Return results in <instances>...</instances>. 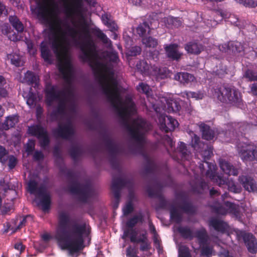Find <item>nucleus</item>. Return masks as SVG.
<instances>
[{
	"instance_id": "nucleus-32",
	"label": "nucleus",
	"mask_w": 257,
	"mask_h": 257,
	"mask_svg": "<svg viewBox=\"0 0 257 257\" xmlns=\"http://www.w3.org/2000/svg\"><path fill=\"white\" fill-rule=\"evenodd\" d=\"M65 110L66 101L65 99H61L58 103L56 109L51 113L50 116L52 118L56 119L58 115L64 114Z\"/></svg>"
},
{
	"instance_id": "nucleus-59",
	"label": "nucleus",
	"mask_w": 257,
	"mask_h": 257,
	"mask_svg": "<svg viewBox=\"0 0 257 257\" xmlns=\"http://www.w3.org/2000/svg\"><path fill=\"white\" fill-rule=\"evenodd\" d=\"M162 140L165 145L169 146L171 148L174 146V143L172 138L168 135H164Z\"/></svg>"
},
{
	"instance_id": "nucleus-33",
	"label": "nucleus",
	"mask_w": 257,
	"mask_h": 257,
	"mask_svg": "<svg viewBox=\"0 0 257 257\" xmlns=\"http://www.w3.org/2000/svg\"><path fill=\"white\" fill-rule=\"evenodd\" d=\"M224 205L227 208L228 213L233 215L236 218L240 217V209L238 205L229 201H225Z\"/></svg>"
},
{
	"instance_id": "nucleus-9",
	"label": "nucleus",
	"mask_w": 257,
	"mask_h": 257,
	"mask_svg": "<svg viewBox=\"0 0 257 257\" xmlns=\"http://www.w3.org/2000/svg\"><path fill=\"white\" fill-rule=\"evenodd\" d=\"M237 148L238 155L243 162L257 161V147L253 144L239 143Z\"/></svg>"
},
{
	"instance_id": "nucleus-62",
	"label": "nucleus",
	"mask_w": 257,
	"mask_h": 257,
	"mask_svg": "<svg viewBox=\"0 0 257 257\" xmlns=\"http://www.w3.org/2000/svg\"><path fill=\"white\" fill-rule=\"evenodd\" d=\"M141 48L139 46H135L132 48L130 51V55L135 56L140 54Z\"/></svg>"
},
{
	"instance_id": "nucleus-28",
	"label": "nucleus",
	"mask_w": 257,
	"mask_h": 257,
	"mask_svg": "<svg viewBox=\"0 0 257 257\" xmlns=\"http://www.w3.org/2000/svg\"><path fill=\"white\" fill-rule=\"evenodd\" d=\"M184 48L188 53L194 55L199 54L204 49L202 44L195 42L187 43Z\"/></svg>"
},
{
	"instance_id": "nucleus-45",
	"label": "nucleus",
	"mask_w": 257,
	"mask_h": 257,
	"mask_svg": "<svg viewBox=\"0 0 257 257\" xmlns=\"http://www.w3.org/2000/svg\"><path fill=\"white\" fill-rule=\"evenodd\" d=\"M191 144L194 149L197 151L200 150L201 148L206 143L201 142L199 137L196 134H193L192 137Z\"/></svg>"
},
{
	"instance_id": "nucleus-48",
	"label": "nucleus",
	"mask_w": 257,
	"mask_h": 257,
	"mask_svg": "<svg viewBox=\"0 0 257 257\" xmlns=\"http://www.w3.org/2000/svg\"><path fill=\"white\" fill-rule=\"evenodd\" d=\"M137 90L139 92L144 93L147 95L149 94L150 91L151 90L149 85L144 82L139 83V85L137 86Z\"/></svg>"
},
{
	"instance_id": "nucleus-3",
	"label": "nucleus",
	"mask_w": 257,
	"mask_h": 257,
	"mask_svg": "<svg viewBox=\"0 0 257 257\" xmlns=\"http://www.w3.org/2000/svg\"><path fill=\"white\" fill-rule=\"evenodd\" d=\"M70 222L69 215L65 212H61L58 217V228L55 237L58 243L63 249H68L69 253L73 255L78 253L84 247L83 234L86 232L85 224L73 223L67 228Z\"/></svg>"
},
{
	"instance_id": "nucleus-50",
	"label": "nucleus",
	"mask_w": 257,
	"mask_h": 257,
	"mask_svg": "<svg viewBox=\"0 0 257 257\" xmlns=\"http://www.w3.org/2000/svg\"><path fill=\"white\" fill-rule=\"evenodd\" d=\"M7 159L8 161L9 168L10 170L14 169L18 162L17 158L13 155H10L8 157H7Z\"/></svg>"
},
{
	"instance_id": "nucleus-37",
	"label": "nucleus",
	"mask_w": 257,
	"mask_h": 257,
	"mask_svg": "<svg viewBox=\"0 0 257 257\" xmlns=\"http://www.w3.org/2000/svg\"><path fill=\"white\" fill-rule=\"evenodd\" d=\"M170 218L172 220L176 223H179L182 222L183 216L176 207L172 206L170 210Z\"/></svg>"
},
{
	"instance_id": "nucleus-49",
	"label": "nucleus",
	"mask_w": 257,
	"mask_h": 257,
	"mask_svg": "<svg viewBox=\"0 0 257 257\" xmlns=\"http://www.w3.org/2000/svg\"><path fill=\"white\" fill-rule=\"evenodd\" d=\"M243 77L250 81H257V72L247 69L243 75Z\"/></svg>"
},
{
	"instance_id": "nucleus-44",
	"label": "nucleus",
	"mask_w": 257,
	"mask_h": 257,
	"mask_svg": "<svg viewBox=\"0 0 257 257\" xmlns=\"http://www.w3.org/2000/svg\"><path fill=\"white\" fill-rule=\"evenodd\" d=\"M142 42L146 47L156 48L158 45V40L152 37H148L142 39Z\"/></svg>"
},
{
	"instance_id": "nucleus-18",
	"label": "nucleus",
	"mask_w": 257,
	"mask_h": 257,
	"mask_svg": "<svg viewBox=\"0 0 257 257\" xmlns=\"http://www.w3.org/2000/svg\"><path fill=\"white\" fill-rule=\"evenodd\" d=\"M130 240L133 243H140L139 249L141 251H149L152 248L146 231L142 233L139 238H137V235H130Z\"/></svg>"
},
{
	"instance_id": "nucleus-4",
	"label": "nucleus",
	"mask_w": 257,
	"mask_h": 257,
	"mask_svg": "<svg viewBox=\"0 0 257 257\" xmlns=\"http://www.w3.org/2000/svg\"><path fill=\"white\" fill-rule=\"evenodd\" d=\"M177 231L184 239L191 240L194 238H196L202 255L209 256L211 255L213 247L210 245L209 236L204 227L197 229L193 232L188 226H180L177 228Z\"/></svg>"
},
{
	"instance_id": "nucleus-6",
	"label": "nucleus",
	"mask_w": 257,
	"mask_h": 257,
	"mask_svg": "<svg viewBox=\"0 0 257 257\" xmlns=\"http://www.w3.org/2000/svg\"><path fill=\"white\" fill-rule=\"evenodd\" d=\"M213 95L220 102L227 104H239L241 101L240 92L228 85H222L214 89Z\"/></svg>"
},
{
	"instance_id": "nucleus-39",
	"label": "nucleus",
	"mask_w": 257,
	"mask_h": 257,
	"mask_svg": "<svg viewBox=\"0 0 257 257\" xmlns=\"http://www.w3.org/2000/svg\"><path fill=\"white\" fill-rule=\"evenodd\" d=\"M7 57L8 59L11 60V64L16 67H19L23 65V62L20 55L16 53H12L8 54Z\"/></svg>"
},
{
	"instance_id": "nucleus-41",
	"label": "nucleus",
	"mask_w": 257,
	"mask_h": 257,
	"mask_svg": "<svg viewBox=\"0 0 257 257\" xmlns=\"http://www.w3.org/2000/svg\"><path fill=\"white\" fill-rule=\"evenodd\" d=\"M94 35L101 42L105 44H107L108 43L111 44V41L108 38L107 36L99 28H95L93 30Z\"/></svg>"
},
{
	"instance_id": "nucleus-42",
	"label": "nucleus",
	"mask_w": 257,
	"mask_h": 257,
	"mask_svg": "<svg viewBox=\"0 0 257 257\" xmlns=\"http://www.w3.org/2000/svg\"><path fill=\"white\" fill-rule=\"evenodd\" d=\"M167 104L169 112H176L179 111L181 108V104L177 100H168Z\"/></svg>"
},
{
	"instance_id": "nucleus-16",
	"label": "nucleus",
	"mask_w": 257,
	"mask_h": 257,
	"mask_svg": "<svg viewBox=\"0 0 257 257\" xmlns=\"http://www.w3.org/2000/svg\"><path fill=\"white\" fill-rule=\"evenodd\" d=\"M142 155L145 161L144 171L146 174H157L161 170V165L155 159L151 157L147 153H143Z\"/></svg>"
},
{
	"instance_id": "nucleus-30",
	"label": "nucleus",
	"mask_w": 257,
	"mask_h": 257,
	"mask_svg": "<svg viewBox=\"0 0 257 257\" xmlns=\"http://www.w3.org/2000/svg\"><path fill=\"white\" fill-rule=\"evenodd\" d=\"M41 57L45 62L51 63V53L49 49L47 43L45 41H42L40 46Z\"/></svg>"
},
{
	"instance_id": "nucleus-52",
	"label": "nucleus",
	"mask_w": 257,
	"mask_h": 257,
	"mask_svg": "<svg viewBox=\"0 0 257 257\" xmlns=\"http://www.w3.org/2000/svg\"><path fill=\"white\" fill-rule=\"evenodd\" d=\"M182 94L183 97H186L188 99L190 98H195L196 99L202 98V97L200 96L201 94L195 92L185 91L182 92Z\"/></svg>"
},
{
	"instance_id": "nucleus-21",
	"label": "nucleus",
	"mask_w": 257,
	"mask_h": 257,
	"mask_svg": "<svg viewBox=\"0 0 257 257\" xmlns=\"http://www.w3.org/2000/svg\"><path fill=\"white\" fill-rule=\"evenodd\" d=\"M242 237L248 251L253 254L257 253V239L251 233L244 232Z\"/></svg>"
},
{
	"instance_id": "nucleus-51",
	"label": "nucleus",
	"mask_w": 257,
	"mask_h": 257,
	"mask_svg": "<svg viewBox=\"0 0 257 257\" xmlns=\"http://www.w3.org/2000/svg\"><path fill=\"white\" fill-rule=\"evenodd\" d=\"M136 67L137 69L140 70L142 72H145L149 68V65L144 60L139 61L136 65Z\"/></svg>"
},
{
	"instance_id": "nucleus-54",
	"label": "nucleus",
	"mask_w": 257,
	"mask_h": 257,
	"mask_svg": "<svg viewBox=\"0 0 257 257\" xmlns=\"http://www.w3.org/2000/svg\"><path fill=\"white\" fill-rule=\"evenodd\" d=\"M179 257H191L188 247L183 246L179 248Z\"/></svg>"
},
{
	"instance_id": "nucleus-22",
	"label": "nucleus",
	"mask_w": 257,
	"mask_h": 257,
	"mask_svg": "<svg viewBox=\"0 0 257 257\" xmlns=\"http://www.w3.org/2000/svg\"><path fill=\"white\" fill-rule=\"evenodd\" d=\"M219 49L222 52H226L230 50L234 53H240L244 50L243 45L239 42H230L228 44L219 46Z\"/></svg>"
},
{
	"instance_id": "nucleus-15",
	"label": "nucleus",
	"mask_w": 257,
	"mask_h": 257,
	"mask_svg": "<svg viewBox=\"0 0 257 257\" xmlns=\"http://www.w3.org/2000/svg\"><path fill=\"white\" fill-rule=\"evenodd\" d=\"M180 198L181 203L179 204L178 207L184 213L188 215H194L197 212V206L184 195L183 193H180L177 196V198Z\"/></svg>"
},
{
	"instance_id": "nucleus-5",
	"label": "nucleus",
	"mask_w": 257,
	"mask_h": 257,
	"mask_svg": "<svg viewBox=\"0 0 257 257\" xmlns=\"http://www.w3.org/2000/svg\"><path fill=\"white\" fill-rule=\"evenodd\" d=\"M66 177L72 181L69 187V191L73 194L79 195V200L84 203L87 202L89 198L93 195V190L88 184H80L77 181L76 174L72 170L66 172Z\"/></svg>"
},
{
	"instance_id": "nucleus-12",
	"label": "nucleus",
	"mask_w": 257,
	"mask_h": 257,
	"mask_svg": "<svg viewBox=\"0 0 257 257\" xmlns=\"http://www.w3.org/2000/svg\"><path fill=\"white\" fill-rule=\"evenodd\" d=\"M206 176L211 180L215 181L219 187H227L229 191L234 193L238 192V189L233 182L229 181L227 178L217 175L215 171L207 170Z\"/></svg>"
},
{
	"instance_id": "nucleus-20",
	"label": "nucleus",
	"mask_w": 257,
	"mask_h": 257,
	"mask_svg": "<svg viewBox=\"0 0 257 257\" xmlns=\"http://www.w3.org/2000/svg\"><path fill=\"white\" fill-rule=\"evenodd\" d=\"M238 181L246 191L249 192L257 191V183L252 177L241 175L239 177Z\"/></svg>"
},
{
	"instance_id": "nucleus-27",
	"label": "nucleus",
	"mask_w": 257,
	"mask_h": 257,
	"mask_svg": "<svg viewBox=\"0 0 257 257\" xmlns=\"http://www.w3.org/2000/svg\"><path fill=\"white\" fill-rule=\"evenodd\" d=\"M202 138L207 141L212 140L215 136V131L210 126L204 123L199 125Z\"/></svg>"
},
{
	"instance_id": "nucleus-25",
	"label": "nucleus",
	"mask_w": 257,
	"mask_h": 257,
	"mask_svg": "<svg viewBox=\"0 0 257 257\" xmlns=\"http://www.w3.org/2000/svg\"><path fill=\"white\" fill-rule=\"evenodd\" d=\"M199 153L203 158L204 162L206 163L208 167H209V171L211 168L209 166V163L207 162V160H209L210 157L213 155V147L211 145L206 143L203 146H202L200 150L197 151Z\"/></svg>"
},
{
	"instance_id": "nucleus-34",
	"label": "nucleus",
	"mask_w": 257,
	"mask_h": 257,
	"mask_svg": "<svg viewBox=\"0 0 257 257\" xmlns=\"http://www.w3.org/2000/svg\"><path fill=\"white\" fill-rule=\"evenodd\" d=\"M9 21L13 27L18 32L22 33L24 31V26L19 19L16 16H11Z\"/></svg>"
},
{
	"instance_id": "nucleus-26",
	"label": "nucleus",
	"mask_w": 257,
	"mask_h": 257,
	"mask_svg": "<svg viewBox=\"0 0 257 257\" xmlns=\"http://www.w3.org/2000/svg\"><path fill=\"white\" fill-rule=\"evenodd\" d=\"M209 225L212 226L216 231L221 233H224L228 228V225L226 223L217 218L210 219Z\"/></svg>"
},
{
	"instance_id": "nucleus-57",
	"label": "nucleus",
	"mask_w": 257,
	"mask_h": 257,
	"mask_svg": "<svg viewBox=\"0 0 257 257\" xmlns=\"http://www.w3.org/2000/svg\"><path fill=\"white\" fill-rule=\"evenodd\" d=\"M237 1L245 7L255 8L257 6V3L253 0H237Z\"/></svg>"
},
{
	"instance_id": "nucleus-24",
	"label": "nucleus",
	"mask_w": 257,
	"mask_h": 257,
	"mask_svg": "<svg viewBox=\"0 0 257 257\" xmlns=\"http://www.w3.org/2000/svg\"><path fill=\"white\" fill-rule=\"evenodd\" d=\"M219 164L220 169L226 174L228 176H237L238 170L229 162L224 159H220L219 161Z\"/></svg>"
},
{
	"instance_id": "nucleus-19",
	"label": "nucleus",
	"mask_w": 257,
	"mask_h": 257,
	"mask_svg": "<svg viewBox=\"0 0 257 257\" xmlns=\"http://www.w3.org/2000/svg\"><path fill=\"white\" fill-rule=\"evenodd\" d=\"M164 50L167 58L172 61H179L183 55L179 51L178 45L176 43L164 45Z\"/></svg>"
},
{
	"instance_id": "nucleus-17",
	"label": "nucleus",
	"mask_w": 257,
	"mask_h": 257,
	"mask_svg": "<svg viewBox=\"0 0 257 257\" xmlns=\"http://www.w3.org/2000/svg\"><path fill=\"white\" fill-rule=\"evenodd\" d=\"M159 121L161 130L165 133L173 131L179 124L177 120L170 115L161 116Z\"/></svg>"
},
{
	"instance_id": "nucleus-60",
	"label": "nucleus",
	"mask_w": 257,
	"mask_h": 257,
	"mask_svg": "<svg viewBox=\"0 0 257 257\" xmlns=\"http://www.w3.org/2000/svg\"><path fill=\"white\" fill-rule=\"evenodd\" d=\"M106 56L110 60V61L112 62H116L118 59V57L117 53L114 52H108Z\"/></svg>"
},
{
	"instance_id": "nucleus-35",
	"label": "nucleus",
	"mask_w": 257,
	"mask_h": 257,
	"mask_svg": "<svg viewBox=\"0 0 257 257\" xmlns=\"http://www.w3.org/2000/svg\"><path fill=\"white\" fill-rule=\"evenodd\" d=\"M155 71L158 79H164L170 77L172 74V71L166 67L156 68Z\"/></svg>"
},
{
	"instance_id": "nucleus-43",
	"label": "nucleus",
	"mask_w": 257,
	"mask_h": 257,
	"mask_svg": "<svg viewBox=\"0 0 257 257\" xmlns=\"http://www.w3.org/2000/svg\"><path fill=\"white\" fill-rule=\"evenodd\" d=\"M192 189L194 192L202 194L208 189V185L204 180H202L196 186H193Z\"/></svg>"
},
{
	"instance_id": "nucleus-53",
	"label": "nucleus",
	"mask_w": 257,
	"mask_h": 257,
	"mask_svg": "<svg viewBox=\"0 0 257 257\" xmlns=\"http://www.w3.org/2000/svg\"><path fill=\"white\" fill-rule=\"evenodd\" d=\"M138 250L131 245H129L126 249V257H138Z\"/></svg>"
},
{
	"instance_id": "nucleus-64",
	"label": "nucleus",
	"mask_w": 257,
	"mask_h": 257,
	"mask_svg": "<svg viewBox=\"0 0 257 257\" xmlns=\"http://www.w3.org/2000/svg\"><path fill=\"white\" fill-rule=\"evenodd\" d=\"M153 240L154 245H155L157 249L160 247L161 240L160 238L159 234L153 235Z\"/></svg>"
},
{
	"instance_id": "nucleus-47",
	"label": "nucleus",
	"mask_w": 257,
	"mask_h": 257,
	"mask_svg": "<svg viewBox=\"0 0 257 257\" xmlns=\"http://www.w3.org/2000/svg\"><path fill=\"white\" fill-rule=\"evenodd\" d=\"M39 140L40 146L43 149H46L50 143V139L48 132L40 137Z\"/></svg>"
},
{
	"instance_id": "nucleus-14",
	"label": "nucleus",
	"mask_w": 257,
	"mask_h": 257,
	"mask_svg": "<svg viewBox=\"0 0 257 257\" xmlns=\"http://www.w3.org/2000/svg\"><path fill=\"white\" fill-rule=\"evenodd\" d=\"M143 221L144 216L142 214L135 215L127 220L126 222L127 228L123 231L122 238L125 239L128 237H130V235H137V232L134 227L138 222L143 223Z\"/></svg>"
},
{
	"instance_id": "nucleus-63",
	"label": "nucleus",
	"mask_w": 257,
	"mask_h": 257,
	"mask_svg": "<svg viewBox=\"0 0 257 257\" xmlns=\"http://www.w3.org/2000/svg\"><path fill=\"white\" fill-rule=\"evenodd\" d=\"M111 16L110 14L105 13L101 16V21L104 25H106L109 23L111 20L110 19Z\"/></svg>"
},
{
	"instance_id": "nucleus-23",
	"label": "nucleus",
	"mask_w": 257,
	"mask_h": 257,
	"mask_svg": "<svg viewBox=\"0 0 257 257\" xmlns=\"http://www.w3.org/2000/svg\"><path fill=\"white\" fill-rule=\"evenodd\" d=\"M174 79L183 85H186L195 80L193 75L186 72L177 73L175 74Z\"/></svg>"
},
{
	"instance_id": "nucleus-2",
	"label": "nucleus",
	"mask_w": 257,
	"mask_h": 257,
	"mask_svg": "<svg viewBox=\"0 0 257 257\" xmlns=\"http://www.w3.org/2000/svg\"><path fill=\"white\" fill-rule=\"evenodd\" d=\"M100 83L103 92L107 97V100L117 110L119 116L122 119L123 125L129 132L132 139L137 142L139 149L142 151L143 148L144 140L140 131L145 127L146 122L143 119H135L131 124L126 119L131 112L136 110L135 104L132 98L126 97L125 101V106L122 107V99L116 80L111 76L108 81L106 76L102 75L100 77Z\"/></svg>"
},
{
	"instance_id": "nucleus-7",
	"label": "nucleus",
	"mask_w": 257,
	"mask_h": 257,
	"mask_svg": "<svg viewBox=\"0 0 257 257\" xmlns=\"http://www.w3.org/2000/svg\"><path fill=\"white\" fill-rule=\"evenodd\" d=\"M28 188L31 194H35L40 198L38 205L41 206L43 211H46L50 209L51 197L45 185H41L38 187V182L35 180H31L28 183Z\"/></svg>"
},
{
	"instance_id": "nucleus-11",
	"label": "nucleus",
	"mask_w": 257,
	"mask_h": 257,
	"mask_svg": "<svg viewBox=\"0 0 257 257\" xmlns=\"http://www.w3.org/2000/svg\"><path fill=\"white\" fill-rule=\"evenodd\" d=\"M153 186L149 184L146 187V192L148 196L151 197H160L159 206L162 208H165L167 207L168 202L162 197L160 196V191L164 185L159 181L156 178L152 180Z\"/></svg>"
},
{
	"instance_id": "nucleus-46",
	"label": "nucleus",
	"mask_w": 257,
	"mask_h": 257,
	"mask_svg": "<svg viewBox=\"0 0 257 257\" xmlns=\"http://www.w3.org/2000/svg\"><path fill=\"white\" fill-rule=\"evenodd\" d=\"M147 31H150V26L147 22L140 24L137 28V32L141 37H143Z\"/></svg>"
},
{
	"instance_id": "nucleus-38",
	"label": "nucleus",
	"mask_w": 257,
	"mask_h": 257,
	"mask_svg": "<svg viewBox=\"0 0 257 257\" xmlns=\"http://www.w3.org/2000/svg\"><path fill=\"white\" fill-rule=\"evenodd\" d=\"M177 150L180 155L182 160H189L190 156V152L187 149L186 145L184 143L180 142V144Z\"/></svg>"
},
{
	"instance_id": "nucleus-31",
	"label": "nucleus",
	"mask_w": 257,
	"mask_h": 257,
	"mask_svg": "<svg viewBox=\"0 0 257 257\" xmlns=\"http://www.w3.org/2000/svg\"><path fill=\"white\" fill-rule=\"evenodd\" d=\"M39 77L32 71H27L25 74L24 80L29 85H34V87L38 86Z\"/></svg>"
},
{
	"instance_id": "nucleus-10",
	"label": "nucleus",
	"mask_w": 257,
	"mask_h": 257,
	"mask_svg": "<svg viewBox=\"0 0 257 257\" xmlns=\"http://www.w3.org/2000/svg\"><path fill=\"white\" fill-rule=\"evenodd\" d=\"M105 146L109 154V161L112 169L119 170L117 155L122 152V148L115 144L108 136L103 137Z\"/></svg>"
},
{
	"instance_id": "nucleus-58",
	"label": "nucleus",
	"mask_w": 257,
	"mask_h": 257,
	"mask_svg": "<svg viewBox=\"0 0 257 257\" xmlns=\"http://www.w3.org/2000/svg\"><path fill=\"white\" fill-rule=\"evenodd\" d=\"M36 97L33 93L30 92L28 94V97L27 100V103L29 106H33L36 104Z\"/></svg>"
},
{
	"instance_id": "nucleus-29",
	"label": "nucleus",
	"mask_w": 257,
	"mask_h": 257,
	"mask_svg": "<svg viewBox=\"0 0 257 257\" xmlns=\"http://www.w3.org/2000/svg\"><path fill=\"white\" fill-rule=\"evenodd\" d=\"M29 134L40 139V137L46 134L48 132L46 128L40 124H35L29 127Z\"/></svg>"
},
{
	"instance_id": "nucleus-55",
	"label": "nucleus",
	"mask_w": 257,
	"mask_h": 257,
	"mask_svg": "<svg viewBox=\"0 0 257 257\" xmlns=\"http://www.w3.org/2000/svg\"><path fill=\"white\" fill-rule=\"evenodd\" d=\"M8 152L6 148L0 146V162L2 164H5L7 161V155Z\"/></svg>"
},
{
	"instance_id": "nucleus-13",
	"label": "nucleus",
	"mask_w": 257,
	"mask_h": 257,
	"mask_svg": "<svg viewBox=\"0 0 257 257\" xmlns=\"http://www.w3.org/2000/svg\"><path fill=\"white\" fill-rule=\"evenodd\" d=\"M53 133L57 137L69 140L75 134L72 123L68 122L64 124L59 123L57 128L53 130Z\"/></svg>"
},
{
	"instance_id": "nucleus-40",
	"label": "nucleus",
	"mask_w": 257,
	"mask_h": 257,
	"mask_svg": "<svg viewBox=\"0 0 257 257\" xmlns=\"http://www.w3.org/2000/svg\"><path fill=\"white\" fill-rule=\"evenodd\" d=\"M18 121V118L16 116H8L3 124V128L5 130H8L10 128L14 127Z\"/></svg>"
},
{
	"instance_id": "nucleus-61",
	"label": "nucleus",
	"mask_w": 257,
	"mask_h": 257,
	"mask_svg": "<svg viewBox=\"0 0 257 257\" xmlns=\"http://www.w3.org/2000/svg\"><path fill=\"white\" fill-rule=\"evenodd\" d=\"M44 155L41 151H36L33 155V159L34 160L39 161L43 160Z\"/></svg>"
},
{
	"instance_id": "nucleus-36",
	"label": "nucleus",
	"mask_w": 257,
	"mask_h": 257,
	"mask_svg": "<svg viewBox=\"0 0 257 257\" xmlns=\"http://www.w3.org/2000/svg\"><path fill=\"white\" fill-rule=\"evenodd\" d=\"M69 153L72 159L76 161L83 154V151L81 146H73L69 150Z\"/></svg>"
},
{
	"instance_id": "nucleus-56",
	"label": "nucleus",
	"mask_w": 257,
	"mask_h": 257,
	"mask_svg": "<svg viewBox=\"0 0 257 257\" xmlns=\"http://www.w3.org/2000/svg\"><path fill=\"white\" fill-rule=\"evenodd\" d=\"M134 211V206L132 201H129L123 208V214L127 215Z\"/></svg>"
},
{
	"instance_id": "nucleus-1",
	"label": "nucleus",
	"mask_w": 257,
	"mask_h": 257,
	"mask_svg": "<svg viewBox=\"0 0 257 257\" xmlns=\"http://www.w3.org/2000/svg\"><path fill=\"white\" fill-rule=\"evenodd\" d=\"M64 8V13L68 18L73 20L72 24L74 27L67 25V32L62 31L61 21L57 19L51 21L53 11L50 8L48 0H42L38 4V17L46 23H50V30L52 34V48L56 57L59 61L58 69L63 75V79L69 85L64 90H58L56 85L47 83L45 85L44 92L46 104L50 106L53 102L60 100L61 96L69 97L74 95L71 87V82L73 76V66L69 58L65 57L64 51L63 41L67 34L72 38L76 45L80 48L82 54L79 58L84 62L90 61L96 50V46L93 42L89 31L88 25L83 22L80 25V30H77L76 23L73 21L75 16H81L82 3L81 0H73L68 4L65 0Z\"/></svg>"
},
{
	"instance_id": "nucleus-8",
	"label": "nucleus",
	"mask_w": 257,
	"mask_h": 257,
	"mask_svg": "<svg viewBox=\"0 0 257 257\" xmlns=\"http://www.w3.org/2000/svg\"><path fill=\"white\" fill-rule=\"evenodd\" d=\"M133 182L127 179H123L120 177H112L111 190L112 192L114 200L112 201V207L114 209L118 208L120 199V191L124 187H132Z\"/></svg>"
}]
</instances>
